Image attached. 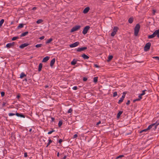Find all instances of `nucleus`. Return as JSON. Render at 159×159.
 Returning a JSON list of instances; mask_svg holds the SVG:
<instances>
[{"label":"nucleus","instance_id":"26","mask_svg":"<svg viewBox=\"0 0 159 159\" xmlns=\"http://www.w3.org/2000/svg\"><path fill=\"white\" fill-rule=\"evenodd\" d=\"M26 75H25L24 73L22 72L20 74V77L21 78H23L25 76H26Z\"/></svg>","mask_w":159,"mask_h":159},{"label":"nucleus","instance_id":"59","mask_svg":"<svg viewBox=\"0 0 159 159\" xmlns=\"http://www.w3.org/2000/svg\"><path fill=\"white\" fill-rule=\"evenodd\" d=\"M48 85H45V88H48Z\"/></svg>","mask_w":159,"mask_h":159},{"label":"nucleus","instance_id":"42","mask_svg":"<svg viewBox=\"0 0 159 159\" xmlns=\"http://www.w3.org/2000/svg\"><path fill=\"white\" fill-rule=\"evenodd\" d=\"M1 96L2 97H3L5 95V93L4 92H1Z\"/></svg>","mask_w":159,"mask_h":159},{"label":"nucleus","instance_id":"49","mask_svg":"<svg viewBox=\"0 0 159 159\" xmlns=\"http://www.w3.org/2000/svg\"><path fill=\"white\" fill-rule=\"evenodd\" d=\"M62 142V140L61 139H60L59 140V141H58V143H60V144H61V142Z\"/></svg>","mask_w":159,"mask_h":159},{"label":"nucleus","instance_id":"52","mask_svg":"<svg viewBox=\"0 0 159 159\" xmlns=\"http://www.w3.org/2000/svg\"><path fill=\"white\" fill-rule=\"evenodd\" d=\"M130 102L129 100H128L127 102L126 103V104L127 105H129L130 103Z\"/></svg>","mask_w":159,"mask_h":159},{"label":"nucleus","instance_id":"5","mask_svg":"<svg viewBox=\"0 0 159 159\" xmlns=\"http://www.w3.org/2000/svg\"><path fill=\"white\" fill-rule=\"evenodd\" d=\"M90 27L89 26H86L83 29L82 33L84 34H85L87 33L88 30L89 29Z\"/></svg>","mask_w":159,"mask_h":159},{"label":"nucleus","instance_id":"44","mask_svg":"<svg viewBox=\"0 0 159 159\" xmlns=\"http://www.w3.org/2000/svg\"><path fill=\"white\" fill-rule=\"evenodd\" d=\"M140 100L139 98H137L136 99H135L134 100H133V102H135L136 101H140Z\"/></svg>","mask_w":159,"mask_h":159},{"label":"nucleus","instance_id":"33","mask_svg":"<svg viewBox=\"0 0 159 159\" xmlns=\"http://www.w3.org/2000/svg\"><path fill=\"white\" fill-rule=\"evenodd\" d=\"M113 57L112 55L109 56L108 58V61H110L112 59Z\"/></svg>","mask_w":159,"mask_h":159},{"label":"nucleus","instance_id":"20","mask_svg":"<svg viewBox=\"0 0 159 159\" xmlns=\"http://www.w3.org/2000/svg\"><path fill=\"white\" fill-rule=\"evenodd\" d=\"M43 67V64L41 63H40L39 66V68H38V71H40L41 70L42 68Z\"/></svg>","mask_w":159,"mask_h":159},{"label":"nucleus","instance_id":"55","mask_svg":"<svg viewBox=\"0 0 159 159\" xmlns=\"http://www.w3.org/2000/svg\"><path fill=\"white\" fill-rule=\"evenodd\" d=\"M51 119H52V121H54L55 120L54 118L53 117H52Z\"/></svg>","mask_w":159,"mask_h":159},{"label":"nucleus","instance_id":"7","mask_svg":"<svg viewBox=\"0 0 159 159\" xmlns=\"http://www.w3.org/2000/svg\"><path fill=\"white\" fill-rule=\"evenodd\" d=\"M87 49V48L86 47H82L81 48H79L76 49L77 51L78 52H81Z\"/></svg>","mask_w":159,"mask_h":159},{"label":"nucleus","instance_id":"41","mask_svg":"<svg viewBox=\"0 0 159 159\" xmlns=\"http://www.w3.org/2000/svg\"><path fill=\"white\" fill-rule=\"evenodd\" d=\"M117 95V93L116 92H115L113 93V97H115Z\"/></svg>","mask_w":159,"mask_h":159},{"label":"nucleus","instance_id":"27","mask_svg":"<svg viewBox=\"0 0 159 159\" xmlns=\"http://www.w3.org/2000/svg\"><path fill=\"white\" fill-rule=\"evenodd\" d=\"M43 21V20L41 19H40L37 21L36 23L38 24H39L42 23Z\"/></svg>","mask_w":159,"mask_h":159},{"label":"nucleus","instance_id":"21","mask_svg":"<svg viewBox=\"0 0 159 159\" xmlns=\"http://www.w3.org/2000/svg\"><path fill=\"white\" fill-rule=\"evenodd\" d=\"M134 20V18L132 17L129 18L128 20V22L129 23L131 24L132 23Z\"/></svg>","mask_w":159,"mask_h":159},{"label":"nucleus","instance_id":"32","mask_svg":"<svg viewBox=\"0 0 159 159\" xmlns=\"http://www.w3.org/2000/svg\"><path fill=\"white\" fill-rule=\"evenodd\" d=\"M73 110L72 108H70L67 111L68 113H71L72 112Z\"/></svg>","mask_w":159,"mask_h":159},{"label":"nucleus","instance_id":"36","mask_svg":"<svg viewBox=\"0 0 159 159\" xmlns=\"http://www.w3.org/2000/svg\"><path fill=\"white\" fill-rule=\"evenodd\" d=\"M42 45V44H36L35 46L36 48H38L41 47Z\"/></svg>","mask_w":159,"mask_h":159},{"label":"nucleus","instance_id":"35","mask_svg":"<svg viewBox=\"0 0 159 159\" xmlns=\"http://www.w3.org/2000/svg\"><path fill=\"white\" fill-rule=\"evenodd\" d=\"M148 131V130L147 129H147H143V130H141V131H140V133H142L143 132H147Z\"/></svg>","mask_w":159,"mask_h":159},{"label":"nucleus","instance_id":"37","mask_svg":"<svg viewBox=\"0 0 159 159\" xmlns=\"http://www.w3.org/2000/svg\"><path fill=\"white\" fill-rule=\"evenodd\" d=\"M16 113H10L8 114V116H12L16 115Z\"/></svg>","mask_w":159,"mask_h":159},{"label":"nucleus","instance_id":"45","mask_svg":"<svg viewBox=\"0 0 159 159\" xmlns=\"http://www.w3.org/2000/svg\"><path fill=\"white\" fill-rule=\"evenodd\" d=\"M142 95H141V94H139V98L140 100L142 98Z\"/></svg>","mask_w":159,"mask_h":159},{"label":"nucleus","instance_id":"39","mask_svg":"<svg viewBox=\"0 0 159 159\" xmlns=\"http://www.w3.org/2000/svg\"><path fill=\"white\" fill-rule=\"evenodd\" d=\"M55 131L54 130L52 129V130L48 132V134H51L53 132H54Z\"/></svg>","mask_w":159,"mask_h":159},{"label":"nucleus","instance_id":"28","mask_svg":"<svg viewBox=\"0 0 159 159\" xmlns=\"http://www.w3.org/2000/svg\"><path fill=\"white\" fill-rule=\"evenodd\" d=\"M98 80V77H95L93 78V82L95 83H96L97 82Z\"/></svg>","mask_w":159,"mask_h":159},{"label":"nucleus","instance_id":"63","mask_svg":"<svg viewBox=\"0 0 159 159\" xmlns=\"http://www.w3.org/2000/svg\"><path fill=\"white\" fill-rule=\"evenodd\" d=\"M153 12H154V13L155 12V11H154V10H153Z\"/></svg>","mask_w":159,"mask_h":159},{"label":"nucleus","instance_id":"8","mask_svg":"<svg viewBox=\"0 0 159 159\" xmlns=\"http://www.w3.org/2000/svg\"><path fill=\"white\" fill-rule=\"evenodd\" d=\"M79 44V42H76L73 44L70 45V47L71 48H74L78 46Z\"/></svg>","mask_w":159,"mask_h":159},{"label":"nucleus","instance_id":"62","mask_svg":"<svg viewBox=\"0 0 159 159\" xmlns=\"http://www.w3.org/2000/svg\"><path fill=\"white\" fill-rule=\"evenodd\" d=\"M35 8H36L35 7H34L33 8V9L34 10V9H35Z\"/></svg>","mask_w":159,"mask_h":159},{"label":"nucleus","instance_id":"46","mask_svg":"<svg viewBox=\"0 0 159 159\" xmlns=\"http://www.w3.org/2000/svg\"><path fill=\"white\" fill-rule=\"evenodd\" d=\"M153 58H155L156 60L159 61V57H153Z\"/></svg>","mask_w":159,"mask_h":159},{"label":"nucleus","instance_id":"14","mask_svg":"<svg viewBox=\"0 0 159 159\" xmlns=\"http://www.w3.org/2000/svg\"><path fill=\"white\" fill-rule=\"evenodd\" d=\"M16 115L18 117H22L24 118L25 117V116L24 115L22 114H20L18 113H16Z\"/></svg>","mask_w":159,"mask_h":159},{"label":"nucleus","instance_id":"1","mask_svg":"<svg viewBox=\"0 0 159 159\" xmlns=\"http://www.w3.org/2000/svg\"><path fill=\"white\" fill-rule=\"evenodd\" d=\"M140 25L139 24H137L136 25L134 29V34L135 36L138 35L140 29Z\"/></svg>","mask_w":159,"mask_h":159},{"label":"nucleus","instance_id":"58","mask_svg":"<svg viewBox=\"0 0 159 159\" xmlns=\"http://www.w3.org/2000/svg\"><path fill=\"white\" fill-rule=\"evenodd\" d=\"M66 156H65L62 159H65L66 158Z\"/></svg>","mask_w":159,"mask_h":159},{"label":"nucleus","instance_id":"29","mask_svg":"<svg viewBox=\"0 0 159 159\" xmlns=\"http://www.w3.org/2000/svg\"><path fill=\"white\" fill-rule=\"evenodd\" d=\"M24 26V24H20L18 26L17 28L18 29L21 28L23 27Z\"/></svg>","mask_w":159,"mask_h":159},{"label":"nucleus","instance_id":"30","mask_svg":"<svg viewBox=\"0 0 159 159\" xmlns=\"http://www.w3.org/2000/svg\"><path fill=\"white\" fill-rule=\"evenodd\" d=\"M4 22V19H2L0 21V27H1V26H2V24Z\"/></svg>","mask_w":159,"mask_h":159},{"label":"nucleus","instance_id":"19","mask_svg":"<svg viewBox=\"0 0 159 159\" xmlns=\"http://www.w3.org/2000/svg\"><path fill=\"white\" fill-rule=\"evenodd\" d=\"M155 36L156 35H155V33H154L153 32L152 34L148 35V38L149 39H152L155 37Z\"/></svg>","mask_w":159,"mask_h":159},{"label":"nucleus","instance_id":"2","mask_svg":"<svg viewBox=\"0 0 159 159\" xmlns=\"http://www.w3.org/2000/svg\"><path fill=\"white\" fill-rule=\"evenodd\" d=\"M118 29V27L115 26L113 29L112 32L111 33V36L112 37L114 36L116 34Z\"/></svg>","mask_w":159,"mask_h":159},{"label":"nucleus","instance_id":"57","mask_svg":"<svg viewBox=\"0 0 159 159\" xmlns=\"http://www.w3.org/2000/svg\"><path fill=\"white\" fill-rule=\"evenodd\" d=\"M59 155H60L59 153V152H58L57 153V156L58 157H59Z\"/></svg>","mask_w":159,"mask_h":159},{"label":"nucleus","instance_id":"47","mask_svg":"<svg viewBox=\"0 0 159 159\" xmlns=\"http://www.w3.org/2000/svg\"><path fill=\"white\" fill-rule=\"evenodd\" d=\"M77 136H78L77 135V134H75L74 135L73 137V139L76 138L77 137Z\"/></svg>","mask_w":159,"mask_h":159},{"label":"nucleus","instance_id":"3","mask_svg":"<svg viewBox=\"0 0 159 159\" xmlns=\"http://www.w3.org/2000/svg\"><path fill=\"white\" fill-rule=\"evenodd\" d=\"M151 45V43H150L148 42L147 43L144 47V50L146 51H148Z\"/></svg>","mask_w":159,"mask_h":159},{"label":"nucleus","instance_id":"15","mask_svg":"<svg viewBox=\"0 0 159 159\" xmlns=\"http://www.w3.org/2000/svg\"><path fill=\"white\" fill-rule=\"evenodd\" d=\"M157 122H156V123L152 124L151 125H150L149 126H148V127L147 128V129H148V130H149L150 129H151L153 126H154L155 125H156V126H157Z\"/></svg>","mask_w":159,"mask_h":159},{"label":"nucleus","instance_id":"34","mask_svg":"<svg viewBox=\"0 0 159 159\" xmlns=\"http://www.w3.org/2000/svg\"><path fill=\"white\" fill-rule=\"evenodd\" d=\"M19 37L18 36L16 37H14L12 39V40L14 41L16 40L17 39H19Z\"/></svg>","mask_w":159,"mask_h":159},{"label":"nucleus","instance_id":"43","mask_svg":"<svg viewBox=\"0 0 159 159\" xmlns=\"http://www.w3.org/2000/svg\"><path fill=\"white\" fill-rule=\"evenodd\" d=\"M78 88L77 86H75L73 87L72 89L74 90H76Z\"/></svg>","mask_w":159,"mask_h":159},{"label":"nucleus","instance_id":"53","mask_svg":"<svg viewBox=\"0 0 159 159\" xmlns=\"http://www.w3.org/2000/svg\"><path fill=\"white\" fill-rule=\"evenodd\" d=\"M44 38V36H42L39 38V39H40L41 40H42V39H43Z\"/></svg>","mask_w":159,"mask_h":159},{"label":"nucleus","instance_id":"50","mask_svg":"<svg viewBox=\"0 0 159 159\" xmlns=\"http://www.w3.org/2000/svg\"><path fill=\"white\" fill-rule=\"evenodd\" d=\"M87 78L86 77H84L83 79V80L84 81H86L87 80Z\"/></svg>","mask_w":159,"mask_h":159},{"label":"nucleus","instance_id":"48","mask_svg":"<svg viewBox=\"0 0 159 159\" xmlns=\"http://www.w3.org/2000/svg\"><path fill=\"white\" fill-rule=\"evenodd\" d=\"M94 66L95 67H96V68H99V66H98V65H97V64H94Z\"/></svg>","mask_w":159,"mask_h":159},{"label":"nucleus","instance_id":"54","mask_svg":"<svg viewBox=\"0 0 159 159\" xmlns=\"http://www.w3.org/2000/svg\"><path fill=\"white\" fill-rule=\"evenodd\" d=\"M101 123V122L100 121H98L97 123V125H99V124H100Z\"/></svg>","mask_w":159,"mask_h":159},{"label":"nucleus","instance_id":"9","mask_svg":"<svg viewBox=\"0 0 159 159\" xmlns=\"http://www.w3.org/2000/svg\"><path fill=\"white\" fill-rule=\"evenodd\" d=\"M125 97V94L123 93V95H122V97L120 98V99L119 100L118 103L120 104L123 101Z\"/></svg>","mask_w":159,"mask_h":159},{"label":"nucleus","instance_id":"18","mask_svg":"<svg viewBox=\"0 0 159 159\" xmlns=\"http://www.w3.org/2000/svg\"><path fill=\"white\" fill-rule=\"evenodd\" d=\"M77 61V60L76 59H74L71 62V65H75Z\"/></svg>","mask_w":159,"mask_h":159},{"label":"nucleus","instance_id":"11","mask_svg":"<svg viewBox=\"0 0 159 159\" xmlns=\"http://www.w3.org/2000/svg\"><path fill=\"white\" fill-rule=\"evenodd\" d=\"M49 58H50L49 57L46 56L43 58V60L42 61V62H46L48 60Z\"/></svg>","mask_w":159,"mask_h":159},{"label":"nucleus","instance_id":"61","mask_svg":"<svg viewBox=\"0 0 159 159\" xmlns=\"http://www.w3.org/2000/svg\"><path fill=\"white\" fill-rule=\"evenodd\" d=\"M158 125H159V122H157V126H158Z\"/></svg>","mask_w":159,"mask_h":159},{"label":"nucleus","instance_id":"4","mask_svg":"<svg viewBox=\"0 0 159 159\" xmlns=\"http://www.w3.org/2000/svg\"><path fill=\"white\" fill-rule=\"evenodd\" d=\"M81 26L80 25H76L73 27L71 30V32H73L78 30Z\"/></svg>","mask_w":159,"mask_h":159},{"label":"nucleus","instance_id":"24","mask_svg":"<svg viewBox=\"0 0 159 159\" xmlns=\"http://www.w3.org/2000/svg\"><path fill=\"white\" fill-rule=\"evenodd\" d=\"M123 111H120L118 113L117 116V118H119L120 117Z\"/></svg>","mask_w":159,"mask_h":159},{"label":"nucleus","instance_id":"12","mask_svg":"<svg viewBox=\"0 0 159 159\" xmlns=\"http://www.w3.org/2000/svg\"><path fill=\"white\" fill-rule=\"evenodd\" d=\"M90 8L89 7H87L85 8L83 10V13L84 14H86L89 11Z\"/></svg>","mask_w":159,"mask_h":159},{"label":"nucleus","instance_id":"10","mask_svg":"<svg viewBox=\"0 0 159 159\" xmlns=\"http://www.w3.org/2000/svg\"><path fill=\"white\" fill-rule=\"evenodd\" d=\"M29 45V44H28V43H24L21 44L20 46L19 47L20 48L22 49L26 46H27Z\"/></svg>","mask_w":159,"mask_h":159},{"label":"nucleus","instance_id":"22","mask_svg":"<svg viewBox=\"0 0 159 159\" xmlns=\"http://www.w3.org/2000/svg\"><path fill=\"white\" fill-rule=\"evenodd\" d=\"M28 33V31L25 32L24 33H22L20 35V37H24Z\"/></svg>","mask_w":159,"mask_h":159},{"label":"nucleus","instance_id":"40","mask_svg":"<svg viewBox=\"0 0 159 159\" xmlns=\"http://www.w3.org/2000/svg\"><path fill=\"white\" fill-rule=\"evenodd\" d=\"M147 90H143L142 91V93H141V95H142V96L144 95L145 94V91H146Z\"/></svg>","mask_w":159,"mask_h":159},{"label":"nucleus","instance_id":"25","mask_svg":"<svg viewBox=\"0 0 159 159\" xmlns=\"http://www.w3.org/2000/svg\"><path fill=\"white\" fill-rule=\"evenodd\" d=\"M52 142V141L50 139V138H49V139H48V143L47 145L46 146V147H47Z\"/></svg>","mask_w":159,"mask_h":159},{"label":"nucleus","instance_id":"31","mask_svg":"<svg viewBox=\"0 0 159 159\" xmlns=\"http://www.w3.org/2000/svg\"><path fill=\"white\" fill-rule=\"evenodd\" d=\"M63 123V122L62 121H59L58 124V126L59 127H60L61 126Z\"/></svg>","mask_w":159,"mask_h":159},{"label":"nucleus","instance_id":"51","mask_svg":"<svg viewBox=\"0 0 159 159\" xmlns=\"http://www.w3.org/2000/svg\"><path fill=\"white\" fill-rule=\"evenodd\" d=\"M24 156L25 157H27V152L24 153Z\"/></svg>","mask_w":159,"mask_h":159},{"label":"nucleus","instance_id":"17","mask_svg":"<svg viewBox=\"0 0 159 159\" xmlns=\"http://www.w3.org/2000/svg\"><path fill=\"white\" fill-rule=\"evenodd\" d=\"M84 59H88L89 58V57L85 54H82L81 56Z\"/></svg>","mask_w":159,"mask_h":159},{"label":"nucleus","instance_id":"16","mask_svg":"<svg viewBox=\"0 0 159 159\" xmlns=\"http://www.w3.org/2000/svg\"><path fill=\"white\" fill-rule=\"evenodd\" d=\"M154 32L155 33L156 36L159 38V29L158 30H156Z\"/></svg>","mask_w":159,"mask_h":159},{"label":"nucleus","instance_id":"23","mask_svg":"<svg viewBox=\"0 0 159 159\" xmlns=\"http://www.w3.org/2000/svg\"><path fill=\"white\" fill-rule=\"evenodd\" d=\"M53 40V39L52 38H50L49 39H48L46 42V44H48L50 43Z\"/></svg>","mask_w":159,"mask_h":159},{"label":"nucleus","instance_id":"13","mask_svg":"<svg viewBox=\"0 0 159 159\" xmlns=\"http://www.w3.org/2000/svg\"><path fill=\"white\" fill-rule=\"evenodd\" d=\"M55 59L53 58L51 61L50 63V66L51 67H52L55 63Z\"/></svg>","mask_w":159,"mask_h":159},{"label":"nucleus","instance_id":"60","mask_svg":"<svg viewBox=\"0 0 159 159\" xmlns=\"http://www.w3.org/2000/svg\"><path fill=\"white\" fill-rule=\"evenodd\" d=\"M32 129H30L29 130V132H31L32 131Z\"/></svg>","mask_w":159,"mask_h":159},{"label":"nucleus","instance_id":"38","mask_svg":"<svg viewBox=\"0 0 159 159\" xmlns=\"http://www.w3.org/2000/svg\"><path fill=\"white\" fill-rule=\"evenodd\" d=\"M124 157V156L123 155H120L116 157V159H118V158L122 157Z\"/></svg>","mask_w":159,"mask_h":159},{"label":"nucleus","instance_id":"6","mask_svg":"<svg viewBox=\"0 0 159 159\" xmlns=\"http://www.w3.org/2000/svg\"><path fill=\"white\" fill-rule=\"evenodd\" d=\"M15 44V42H13L12 43H9L6 44V47L9 48H12Z\"/></svg>","mask_w":159,"mask_h":159},{"label":"nucleus","instance_id":"56","mask_svg":"<svg viewBox=\"0 0 159 159\" xmlns=\"http://www.w3.org/2000/svg\"><path fill=\"white\" fill-rule=\"evenodd\" d=\"M20 98V96L19 95H17L16 96V98Z\"/></svg>","mask_w":159,"mask_h":159}]
</instances>
